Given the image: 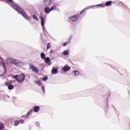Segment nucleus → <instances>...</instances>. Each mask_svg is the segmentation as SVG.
Masks as SVG:
<instances>
[{
	"mask_svg": "<svg viewBox=\"0 0 130 130\" xmlns=\"http://www.w3.org/2000/svg\"><path fill=\"white\" fill-rule=\"evenodd\" d=\"M5 2L7 3L12 9L15 10L18 13V14H20L25 19L27 20V21H31V17L28 16L27 13L24 11V10L22 9V8L18 7L17 4L14 3L13 0H5Z\"/></svg>",
	"mask_w": 130,
	"mask_h": 130,
	"instance_id": "nucleus-1",
	"label": "nucleus"
},
{
	"mask_svg": "<svg viewBox=\"0 0 130 130\" xmlns=\"http://www.w3.org/2000/svg\"><path fill=\"white\" fill-rule=\"evenodd\" d=\"M54 0H44V4H45V6H49L51 7V10L52 11H57V12H59V9L57 7H59V3L58 2H53Z\"/></svg>",
	"mask_w": 130,
	"mask_h": 130,
	"instance_id": "nucleus-2",
	"label": "nucleus"
},
{
	"mask_svg": "<svg viewBox=\"0 0 130 130\" xmlns=\"http://www.w3.org/2000/svg\"><path fill=\"white\" fill-rule=\"evenodd\" d=\"M25 75L21 74L20 75H14L13 76V79H15L16 81L19 84H23L24 81H25Z\"/></svg>",
	"mask_w": 130,
	"mask_h": 130,
	"instance_id": "nucleus-3",
	"label": "nucleus"
},
{
	"mask_svg": "<svg viewBox=\"0 0 130 130\" xmlns=\"http://www.w3.org/2000/svg\"><path fill=\"white\" fill-rule=\"evenodd\" d=\"M40 20H41V25L42 26V27H43V31H46V28H45V20L44 19V17L41 15L40 18Z\"/></svg>",
	"mask_w": 130,
	"mask_h": 130,
	"instance_id": "nucleus-4",
	"label": "nucleus"
},
{
	"mask_svg": "<svg viewBox=\"0 0 130 130\" xmlns=\"http://www.w3.org/2000/svg\"><path fill=\"white\" fill-rule=\"evenodd\" d=\"M13 64L16 67H23V62L19 60L16 59L15 58L13 61Z\"/></svg>",
	"mask_w": 130,
	"mask_h": 130,
	"instance_id": "nucleus-5",
	"label": "nucleus"
},
{
	"mask_svg": "<svg viewBox=\"0 0 130 130\" xmlns=\"http://www.w3.org/2000/svg\"><path fill=\"white\" fill-rule=\"evenodd\" d=\"M29 68L30 69V70H31L32 72H34V73H38L39 72L37 68L34 67V66L32 63L29 64Z\"/></svg>",
	"mask_w": 130,
	"mask_h": 130,
	"instance_id": "nucleus-6",
	"label": "nucleus"
},
{
	"mask_svg": "<svg viewBox=\"0 0 130 130\" xmlns=\"http://www.w3.org/2000/svg\"><path fill=\"white\" fill-rule=\"evenodd\" d=\"M0 66H2V68H3V70H6V68L5 67V61H4V60L0 56ZM4 74H6V71H5Z\"/></svg>",
	"mask_w": 130,
	"mask_h": 130,
	"instance_id": "nucleus-7",
	"label": "nucleus"
},
{
	"mask_svg": "<svg viewBox=\"0 0 130 130\" xmlns=\"http://www.w3.org/2000/svg\"><path fill=\"white\" fill-rule=\"evenodd\" d=\"M71 70V67L68 65H65L63 68L61 69L62 72H69Z\"/></svg>",
	"mask_w": 130,
	"mask_h": 130,
	"instance_id": "nucleus-8",
	"label": "nucleus"
},
{
	"mask_svg": "<svg viewBox=\"0 0 130 130\" xmlns=\"http://www.w3.org/2000/svg\"><path fill=\"white\" fill-rule=\"evenodd\" d=\"M93 7H95V6H88L86 8L83 9L82 11H81V12L79 14V17H82V15H84V14L83 13H85V11H86V10L91 9V8H93Z\"/></svg>",
	"mask_w": 130,
	"mask_h": 130,
	"instance_id": "nucleus-9",
	"label": "nucleus"
},
{
	"mask_svg": "<svg viewBox=\"0 0 130 130\" xmlns=\"http://www.w3.org/2000/svg\"><path fill=\"white\" fill-rule=\"evenodd\" d=\"M44 61L46 63H48L49 66H51L52 64V62L50 60V58L49 57H46L44 59Z\"/></svg>",
	"mask_w": 130,
	"mask_h": 130,
	"instance_id": "nucleus-10",
	"label": "nucleus"
},
{
	"mask_svg": "<svg viewBox=\"0 0 130 130\" xmlns=\"http://www.w3.org/2000/svg\"><path fill=\"white\" fill-rule=\"evenodd\" d=\"M79 17L78 15H73L70 17V20L72 22H76L78 20Z\"/></svg>",
	"mask_w": 130,
	"mask_h": 130,
	"instance_id": "nucleus-11",
	"label": "nucleus"
},
{
	"mask_svg": "<svg viewBox=\"0 0 130 130\" xmlns=\"http://www.w3.org/2000/svg\"><path fill=\"white\" fill-rule=\"evenodd\" d=\"M14 59L15 58H7L6 60L7 63H11L12 64H13Z\"/></svg>",
	"mask_w": 130,
	"mask_h": 130,
	"instance_id": "nucleus-12",
	"label": "nucleus"
},
{
	"mask_svg": "<svg viewBox=\"0 0 130 130\" xmlns=\"http://www.w3.org/2000/svg\"><path fill=\"white\" fill-rule=\"evenodd\" d=\"M34 112H36V113L39 112V110H40V107L39 106H36L33 107Z\"/></svg>",
	"mask_w": 130,
	"mask_h": 130,
	"instance_id": "nucleus-13",
	"label": "nucleus"
},
{
	"mask_svg": "<svg viewBox=\"0 0 130 130\" xmlns=\"http://www.w3.org/2000/svg\"><path fill=\"white\" fill-rule=\"evenodd\" d=\"M57 73H58V70H57V69L53 67L51 71V74L53 75H56Z\"/></svg>",
	"mask_w": 130,
	"mask_h": 130,
	"instance_id": "nucleus-14",
	"label": "nucleus"
},
{
	"mask_svg": "<svg viewBox=\"0 0 130 130\" xmlns=\"http://www.w3.org/2000/svg\"><path fill=\"white\" fill-rule=\"evenodd\" d=\"M45 12L46 14H49L50 12H52L51 8L47 6L45 8Z\"/></svg>",
	"mask_w": 130,
	"mask_h": 130,
	"instance_id": "nucleus-15",
	"label": "nucleus"
},
{
	"mask_svg": "<svg viewBox=\"0 0 130 130\" xmlns=\"http://www.w3.org/2000/svg\"><path fill=\"white\" fill-rule=\"evenodd\" d=\"M5 86H7L9 90H13L14 89V86L12 84H9V83L5 82Z\"/></svg>",
	"mask_w": 130,
	"mask_h": 130,
	"instance_id": "nucleus-16",
	"label": "nucleus"
},
{
	"mask_svg": "<svg viewBox=\"0 0 130 130\" xmlns=\"http://www.w3.org/2000/svg\"><path fill=\"white\" fill-rule=\"evenodd\" d=\"M73 73L75 77H78L80 75V71L79 70H73Z\"/></svg>",
	"mask_w": 130,
	"mask_h": 130,
	"instance_id": "nucleus-17",
	"label": "nucleus"
},
{
	"mask_svg": "<svg viewBox=\"0 0 130 130\" xmlns=\"http://www.w3.org/2000/svg\"><path fill=\"white\" fill-rule=\"evenodd\" d=\"M112 6V1H108L105 4V7H111Z\"/></svg>",
	"mask_w": 130,
	"mask_h": 130,
	"instance_id": "nucleus-18",
	"label": "nucleus"
},
{
	"mask_svg": "<svg viewBox=\"0 0 130 130\" xmlns=\"http://www.w3.org/2000/svg\"><path fill=\"white\" fill-rule=\"evenodd\" d=\"M63 54L64 55H69L70 54V52L69 51V50H64L63 52Z\"/></svg>",
	"mask_w": 130,
	"mask_h": 130,
	"instance_id": "nucleus-19",
	"label": "nucleus"
},
{
	"mask_svg": "<svg viewBox=\"0 0 130 130\" xmlns=\"http://www.w3.org/2000/svg\"><path fill=\"white\" fill-rule=\"evenodd\" d=\"M41 57L42 59H45L46 57V55H45V54H44V53L42 52L41 54Z\"/></svg>",
	"mask_w": 130,
	"mask_h": 130,
	"instance_id": "nucleus-20",
	"label": "nucleus"
},
{
	"mask_svg": "<svg viewBox=\"0 0 130 130\" xmlns=\"http://www.w3.org/2000/svg\"><path fill=\"white\" fill-rule=\"evenodd\" d=\"M95 7H100V8H104L105 7V4H99L96 5H94Z\"/></svg>",
	"mask_w": 130,
	"mask_h": 130,
	"instance_id": "nucleus-21",
	"label": "nucleus"
},
{
	"mask_svg": "<svg viewBox=\"0 0 130 130\" xmlns=\"http://www.w3.org/2000/svg\"><path fill=\"white\" fill-rule=\"evenodd\" d=\"M5 128V125L3 122H0V130H3Z\"/></svg>",
	"mask_w": 130,
	"mask_h": 130,
	"instance_id": "nucleus-22",
	"label": "nucleus"
},
{
	"mask_svg": "<svg viewBox=\"0 0 130 130\" xmlns=\"http://www.w3.org/2000/svg\"><path fill=\"white\" fill-rule=\"evenodd\" d=\"M32 18H33V19L36 20V21H39V19H38V17L36 15H32Z\"/></svg>",
	"mask_w": 130,
	"mask_h": 130,
	"instance_id": "nucleus-23",
	"label": "nucleus"
},
{
	"mask_svg": "<svg viewBox=\"0 0 130 130\" xmlns=\"http://www.w3.org/2000/svg\"><path fill=\"white\" fill-rule=\"evenodd\" d=\"M19 121H18L17 120H15V121H14V125L15 126H17V125H19Z\"/></svg>",
	"mask_w": 130,
	"mask_h": 130,
	"instance_id": "nucleus-24",
	"label": "nucleus"
},
{
	"mask_svg": "<svg viewBox=\"0 0 130 130\" xmlns=\"http://www.w3.org/2000/svg\"><path fill=\"white\" fill-rule=\"evenodd\" d=\"M35 83L37 85H38V86H41V82L39 80H38L37 81H35Z\"/></svg>",
	"mask_w": 130,
	"mask_h": 130,
	"instance_id": "nucleus-25",
	"label": "nucleus"
},
{
	"mask_svg": "<svg viewBox=\"0 0 130 130\" xmlns=\"http://www.w3.org/2000/svg\"><path fill=\"white\" fill-rule=\"evenodd\" d=\"M51 47V45H50V43H48L47 44V49H49Z\"/></svg>",
	"mask_w": 130,
	"mask_h": 130,
	"instance_id": "nucleus-26",
	"label": "nucleus"
},
{
	"mask_svg": "<svg viewBox=\"0 0 130 130\" xmlns=\"http://www.w3.org/2000/svg\"><path fill=\"white\" fill-rule=\"evenodd\" d=\"M33 111V110L32 109H31L30 111H29L27 114H26V116H28V115H29V114H30V113H31V112H32Z\"/></svg>",
	"mask_w": 130,
	"mask_h": 130,
	"instance_id": "nucleus-27",
	"label": "nucleus"
},
{
	"mask_svg": "<svg viewBox=\"0 0 130 130\" xmlns=\"http://www.w3.org/2000/svg\"><path fill=\"white\" fill-rule=\"evenodd\" d=\"M47 80H48V77H47V76H45L43 79V81H47Z\"/></svg>",
	"mask_w": 130,
	"mask_h": 130,
	"instance_id": "nucleus-28",
	"label": "nucleus"
},
{
	"mask_svg": "<svg viewBox=\"0 0 130 130\" xmlns=\"http://www.w3.org/2000/svg\"><path fill=\"white\" fill-rule=\"evenodd\" d=\"M19 123H24L25 122L24 121V120L20 119L19 121H18Z\"/></svg>",
	"mask_w": 130,
	"mask_h": 130,
	"instance_id": "nucleus-29",
	"label": "nucleus"
},
{
	"mask_svg": "<svg viewBox=\"0 0 130 130\" xmlns=\"http://www.w3.org/2000/svg\"><path fill=\"white\" fill-rule=\"evenodd\" d=\"M2 77H3L4 78H6L7 76H6V74H1L0 75V78H2Z\"/></svg>",
	"mask_w": 130,
	"mask_h": 130,
	"instance_id": "nucleus-30",
	"label": "nucleus"
},
{
	"mask_svg": "<svg viewBox=\"0 0 130 130\" xmlns=\"http://www.w3.org/2000/svg\"><path fill=\"white\" fill-rule=\"evenodd\" d=\"M68 43H70V42L69 43L68 42H65L63 44V46H66L67 45V44H68Z\"/></svg>",
	"mask_w": 130,
	"mask_h": 130,
	"instance_id": "nucleus-31",
	"label": "nucleus"
},
{
	"mask_svg": "<svg viewBox=\"0 0 130 130\" xmlns=\"http://www.w3.org/2000/svg\"><path fill=\"white\" fill-rule=\"evenodd\" d=\"M42 89L44 93H45V88H44V86L43 85L42 86Z\"/></svg>",
	"mask_w": 130,
	"mask_h": 130,
	"instance_id": "nucleus-32",
	"label": "nucleus"
},
{
	"mask_svg": "<svg viewBox=\"0 0 130 130\" xmlns=\"http://www.w3.org/2000/svg\"><path fill=\"white\" fill-rule=\"evenodd\" d=\"M21 117H25V118H27V116L26 115H22Z\"/></svg>",
	"mask_w": 130,
	"mask_h": 130,
	"instance_id": "nucleus-33",
	"label": "nucleus"
},
{
	"mask_svg": "<svg viewBox=\"0 0 130 130\" xmlns=\"http://www.w3.org/2000/svg\"><path fill=\"white\" fill-rule=\"evenodd\" d=\"M36 125H37V126H39V122H36Z\"/></svg>",
	"mask_w": 130,
	"mask_h": 130,
	"instance_id": "nucleus-34",
	"label": "nucleus"
},
{
	"mask_svg": "<svg viewBox=\"0 0 130 130\" xmlns=\"http://www.w3.org/2000/svg\"><path fill=\"white\" fill-rule=\"evenodd\" d=\"M7 97H8V98H9V96L8 95L7 96Z\"/></svg>",
	"mask_w": 130,
	"mask_h": 130,
	"instance_id": "nucleus-35",
	"label": "nucleus"
}]
</instances>
